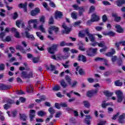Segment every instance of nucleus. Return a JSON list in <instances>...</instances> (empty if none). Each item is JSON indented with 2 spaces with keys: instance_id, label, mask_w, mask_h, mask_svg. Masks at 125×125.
<instances>
[{
  "instance_id": "f257e3e1",
  "label": "nucleus",
  "mask_w": 125,
  "mask_h": 125,
  "mask_svg": "<svg viewBox=\"0 0 125 125\" xmlns=\"http://www.w3.org/2000/svg\"><path fill=\"white\" fill-rule=\"evenodd\" d=\"M86 35L88 36L91 42H95V38H94L93 35L90 34L88 31V29H86L84 30L80 31L79 34V37L80 38H84V37H85Z\"/></svg>"
},
{
  "instance_id": "f03ea898",
  "label": "nucleus",
  "mask_w": 125,
  "mask_h": 125,
  "mask_svg": "<svg viewBox=\"0 0 125 125\" xmlns=\"http://www.w3.org/2000/svg\"><path fill=\"white\" fill-rule=\"evenodd\" d=\"M115 93L117 96V98L113 96L111 97V99L112 100H117L118 103H121L123 102V100H124V99L125 98L123 91H122L121 90H118L115 91Z\"/></svg>"
},
{
  "instance_id": "7ed1b4c3",
  "label": "nucleus",
  "mask_w": 125,
  "mask_h": 125,
  "mask_svg": "<svg viewBox=\"0 0 125 125\" xmlns=\"http://www.w3.org/2000/svg\"><path fill=\"white\" fill-rule=\"evenodd\" d=\"M39 20L37 19H30L27 21V24L29 26L27 27V29L28 31H31L32 30V26L31 25L33 24V29H37L38 28V24H39Z\"/></svg>"
},
{
  "instance_id": "20e7f679",
  "label": "nucleus",
  "mask_w": 125,
  "mask_h": 125,
  "mask_svg": "<svg viewBox=\"0 0 125 125\" xmlns=\"http://www.w3.org/2000/svg\"><path fill=\"white\" fill-rule=\"evenodd\" d=\"M69 56H70V54H69V55L66 56H63L61 54H59V55H57L56 56L53 55L51 57L52 59L57 60V61H61V60L67 59V58H69Z\"/></svg>"
},
{
  "instance_id": "39448f33",
  "label": "nucleus",
  "mask_w": 125,
  "mask_h": 125,
  "mask_svg": "<svg viewBox=\"0 0 125 125\" xmlns=\"http://www.w3.org/2000/svg\"><path fill=\"white\" fill-rule=\"evenodd\" d=\"M97 92H98V89H93V90H89L86 93V96L90 98L94 96V95H96V94H97Z\"/></svg>"
},
{
  "instance_id": "423d86ee",
  "label": "nucleus",
  "mask_w": 125,
  "mask_h": 125,
  "mask_svg": "<svg viewBox=\"0 0 125 125\" xmlns=\"http://www.w3.org/2000/svg\"><path fill=\"white\" fill-rule=\"evenodd\" d=\"M99 20V16L96 14H93L92 15V18L90 21H88L87 22V25H89L92 22H96V21H98Z\"/></svg>"
},
{
  "instance_id": "0eeeda50",
  "label": "nucleus",
  "mask_w": 125,
  "mask_h": 125,
  "mask_svg": "<svg viewBox=\"0 0 125 125\" xmlns=\"http://www.w3.org/2000/svg\"><path fill=\"white\" fill-rule=\"evenodd\" d=\"M59 28L58 27L55 26H51L48 30V33L50 35H52V31H54V32H57L59 31Z\"/></svg>"
},
{
  "instance_id": "6e6552de",
  "label": "nucleus",
  "mask_w": 125,
  "mask_h": 125,
  "mask_svg": "<svg viewBox=\"0 0 125 125\" xmlns=\"http://www.w3.org/2000/svg\"><path fill=\"white\" fill-rule=\"evenodd\" d=\"M57 48V45H54L51 47H49L48 48V51L49 53L51 54H53L54 53V51L56 50Z\"/></svg>"
},
{
  "instance_id": "1a4fd4ad",
  "label": "nucleus",
  "mask_w": 125,
  "mask_h": 125,
  "mask_svg": "<svg viewBox=\"0 0 125 125\" xmlns=\"http://www.w3.org/2000/svg\"><path fill=\"white\" fill-rule=\"evenodd\" d=\"M96 61H104V64L105 66H110V64L108 63V61L104 58H97Z\"/></svg>"
},
{
  "instance_id": "9d476101",
  "label": "nucleus",
  "mask_w": 125,
  "mask_h": 125,
  "mask_svg": "<svg viewBox=\"0 0 125 125\" xmlns=\"http://www.w3.org/2000/svg\"><path fill=\"white\" fill-rule=\"evenodd\" d=\"M113 103H106V101H103L102 103V108H104L105 109L106 108V107H108V106H113Z\"/></svg>"
},
{
  "instance_id": "9b49d317",
  "label": "nucleus",
  "mask_w": 125,
  "mask_h": 125,
  "mask_svg": "<svg viewBox=\"0 0 125 125\" xmlns=\"http://www.w3.org/2000/svg\"><path fill=\"white\" fill-rule=\"evenodd\" d=\"M62 16H63V14L62 12L60 11L56 12L55 15V19H57V20H59V19H61V18H62Z\"/></svg>"
},
{
  "instance_id": "f8f14e48",
  "label": "nucleus",
  "mask_w": 125,
  "mask_h": 125,
  "mask_svg": "<svg viewBox=\"0 0 125 125\" xmlns=\"http://www.w3.org/2000/svg\"><path fill=\"white\" fill-rule=\"evenodd\" d=\"M29 117L30 119L31 122L34 120V118H35V116H36V111L35 110L32 109L30 110L29 111Z\"/></svg>"
},
{
  "instance_id": "ddd939ff",
  "label": "nucleus",
  "mask_w": 125,
  "mask_h": 125,
  "mask_svg": "<svg viewBox=\"0 0 125 125\" xmlns=\"http://www.w3.org/2000/svg\"><path fill=\"white\" fill-rule=\"evenodd\" d=\"M27 2H25L24 3H20L18 5V7L20 8H23L24 12H27Z\"/></svg>"
},
{
  "instance_id": "4468645a",
  "label": "nucleus",
  "mask_w": 125,
  "mask_h": 125,
  "mask_svg": "<svg viewBox=\"0 0 125 125\" xmlns=\"http://www.w3.org/2000/svg\"><path fill=\"white\" fill-rule=\"evenodd\" d=\"M78 60L82 62H86V58L83 55H79Z\"/></svg>"
},
{
  "instance_id": "2eb2a0df",
  "label": "nucleus",
  "mask_w": 125,
  "mask_h": 125,
  "mask_svg": "<svg viewBox=\"0 0 125 125\" xmlns=\"http://www.w3.org/2000/svg\"><path fill=\"white\" fill-rule=\"evenodd\" d=\"M11 88V86L8 85H4L3 84H0V89H2V90H5V89H9Z\"/></svg>"
},
{
  "instance_id": "dca6fc26",
  "label": "nucleus",
  "mask_w": 125,
  "mask_h": 125,
  "mask_svg": "<svg viewBox=\"0 0 125 125\" xmlns=\"http://www.w3.org/2000/svg\"><path fill=\"white\" fill-rule=\"evenodd\" d=\"M124 119H125V114H123L119 116L118 122L120 124H124V123H125V120H124Z\"/></svg>"
},
{
  "instance_id": "f3484780",
  "label": "nucleus",
  "mask_w": 125,
  "mask_h": 125,
  "mask_svg": "<svg viewBox=\"0 0 125 125\" xmlns=\"http://www.w3.org/2000/svg\"><path fill=\"white\" fill-rule=\"evenodd\" d=\"M38 13H40V9L36 8L31 11V15L32 16H36Z\"/></svg>"
},
{
  "instance_id": "a211bd4d",
  "label": "nucleus",
  "mask_w": 125,
  "mask_h": 125,
  "mask_svg": "<svg viewBox=\"0 0 125 125\" xmlns=\"http://www.w3.org/2000/svg\"><path fill=\"white\" fill-rule=\"evenodd\" d=\"M116 29H117L116 32H117V33H123L124 32V29H123V28H122V27H121V26L119 24H116L115 26Z\"/></svg>"
},
{
  "instance_id": "6ab92c4d",
  "label": "nucleus",
  "mask_w": 125,
  "mask_h": 125,
  "mask_svg": "<svg viewBox=\"0 0 125 125\" xmlns=\"http://www.w3.org/2000/svg\"><path fill=\"white\" fill-rule=\"evenodd\" d=\"M11 30L12 32H15V38H17L18 39H19V38H20V34H19V32L17 31V29L14 27H13L12 28Z\"/></svg>"
},
{
  "instance_id": "aec40b11",
  "label": "nucleus",
  "mask_w": 125,
  "mask_h": 125,
  "mask_svg": "<svg viewBox=\"0 0 125 125\" xmlns=\"http://www.w3.org/2000/svg\"><path fill=\"white\" fill-rule=\"evenodd\" d=\"M16 49L17 50H20L22 53H26V50H25L24 48H23L22 46L20 45H17L16 47Z\"/></svg>"
},
{
  "instance_id": "412c9836",
  "label": "nucleus",
  "mask_w": 125,
  "mask_h": 125,
  "mask_svg": "<svg viewBox=\"0 0 125 125\" xmlns=\"http://www.w3.org/2000/svg\"><path fill=\"white\" fill-rule=\"evenodd\" d=\"M89 120H91V116L90 115H86L84 122L85 124H86V125H90V121Z\"/></svg>"
},
{
  "instance_id": "4be33fe9",
  "label": "nucleus",
  "mask_w": 125,
  "mask_h": 125,
  "mask_svg": "<svg viewBox=\"0 0 125 125\" xmlns=\"http://www.w3.org/2000/svg\"><path fill=\"white\" fill-rule=\"evenodd\" d=\"M16 25L19 28H20V26H21L22 28L25 27V24H24V22L22 21H16Z\"/></svg>"
},
{
  "instance_id": "5701e85b",
  "label": "nucleus",
  "mask_w": 125,
  "mask_h": 125,
  "mask_svg": "<svg viewBox=\"0 0 125 125\" xmlns=\"http://www.w3.org/2000/svg\"><path fill=\"white\" fill-rule=\"evenodd\" d=\"M62 28L64 29L66 34H68L72 30L71 28L67 27V25L65 23L62 24Z\"/></svg>"
},
{
  "instance_id": "b1692460",
  "label": "nucleus",
  "mask_w": 125,
  "mask_h": 125,
  "mask_svg": "<svg viewBox=\"0 0 125 125\" xmlns=\"http://www.w3.org/2000/svg\"><path fill=\"white\" fill-rule=\"evenodd\" d=\"M25 36L28 39H30V40H35L34 35H30V33H28L27 31H25Z\"/></svg>"
},
{
  "instance_id": "393cba45",
  "label": "nucleus",
  "mask_w": 125,
  "mask_h": 125,
  "mask_svg": "<svg viewBox=\"0 0 125 125\" xmlns=\"http://www.w3.org/2000/svg\"><path fill=\"white\" fill-rule=\"evenodd\" d=\"M112 17H114L115 20L116 21V22L121 21V19H122V18H121V17H118V15H117L116 13L112 14Z\"/></svg>"
},
{
  "instance_id": "a878e982",
  "label": "nucleus",
  "mask_w": 125,
  "mask_h": 125,
  "mask_svg": "<svg viewBox=\"0 0 125 125\" xmlns=\"http://www.w3.org/2000/svg\"><path fill=\"white\" fill-rule=\"evenodd\" d=\"M39 30L40 31H42V33H45L46 31L45 30V28H44V26H43V24H41L38 27Z\"/></svg>"
},
{
  "instance_id": "bb28decb",
  "label": "nucleus",
  "mask_w": 125,
  "mask_h": 125,
  "mask_svg": "<svg viewBox=\"0 0 125 125\" xmlns=\"http://www.w3.org/2000/svg\"><path fill=\"white\" fill-rule=\"evenodd\" d=\"M60 83H61V85L63 87V88H66V86H68V84H67V83H66V82H65V80H62L60 81Z\"/></svg>"
},
{
  "instance_id": "cd10ccee",
  "label": "nucleus",
  "mask_w": 125,
  "mask_h": 125,
  "mask_svg": "<svg viewBox=\"0 0 125 125\" xmlns=\"http://www.w3.org/2000/svg\"><path fill=\"white\" fill-rule=\"evenodd\" d=\"M26 90L28 93H31L34 91V88H33V86L31 85H29L26 89Z\"/></svg>"
},
{
  "instance_id": "c85d7f7f",
  "label": "nucleus",
  "mask_w": 125,
  "mask_h": 125,
  "mask_svg": "<svg viewBox=\"0 0 125 125\" xmlns=\"http://www.w3.org/2000/svg\"><path fill=\"white\" fill-rule=\"evenodd\" d=\"M104 94L105 96H107L108 97H110L114 94V93L110 92L109 91H104Z\"/></svg>"
},
{
  "instance_id": "c756f323",
  "label": "nucleus",
  "mask_w": 125,
  "mask_h": 125,
  "mask_svg": "<svg viewBox=\"0 0 125 125\" xmlns=\"http://www.w3.org/2000/svg\"><path fill=\"white\" fill-rule=\"evenodd\" d=\"M76 71H79V73L80 75H84V71L83 69L81 68L79 66L76 68Z\"/></svg>"
},
{
  "instance_id": "7c9ffc66",
  "label": "nucleus",
  "mask_w": 125,
  "mask_h": 125,
  "mask_svg": "<svg viewBox=\"0 0 125 125\" xmlns=\"http://www.w3.org/2000/svg\"><path fill=\"white\" fill-rule=\"evenodd\" d=\"M71 17L73 19H78V13L75 11H74L71 14Z\"/></svg>"
},
{
  "instance_id": "2f4dec72",
  "label": "nucleus",
  "mask_w": 125,
  "mask_h": 125,
  "mask_svg": "<svg viewBox=\"0 0 125 125\" xmlns=\"http://www.w3.org/2000/svg\"><path fill=\"white\" fill-rule=\"evenodd\" d=\"M39 21L42 24H44L45 23V17L44 16H41L39 19Z\"/></svg>"
},
{
  "instance_id": "473e14b6",
  "label": "nucleus",
  "mask_w": 125,
  "mask_h": 125,
  "mask_svg": "<svg viewBox=\"0 0 125 125\" xmlns=\"http://www.w3.org/2000/svg\"><path fill=\"white\" fill-rule=\"evenodd\" d=\"M83 104L84 107H85L86 108H89L90 107V104L88 101H83Z\"/></svg>"
},
{
  "instance_id": "72a5a7b5",
  "label": "nucleus",
  "mask_w": 125,
  "mask_h": 125,
  "mask_svg": "<svg viewBox=\"0 0 125 125\" xmlns=\"http://www.w3.org/2000/svg\"><path fill=\"white\" fill-rule=\"evenodd\" d=\"M125 0H117V5L118 6H122V4H125Z\"/></svg>"
},
{
  "instance_id": "f704fd0d",
  "label": "nucleus",
  "mask_w": 125,
  "mask_h": 125,
  "mask_svg": "<svg viewBox=\"0 0 125 125\" xmlns=\"http://www.w3.org/2000/svg\"><path fill=\"white\" fill-rule=\"evenodd\" d=\"M105 43L104 41H102L99 43H98V46H99V47H105Z\"/></svg>"
},
{
  "instance_id": "c9c22d12",
  "label": "nucleus",
  "mask_w": 125,
  "mask_h": 125,
  "mask_svg": "<svg viewBox=\"0 0 125 125\" xmlns=\"http://www.w3.org/2000/svg\"><path fill=\"white\" fill-rule=\"evenodd\" d=\"M7 114H8V115L9 117H13L14 118V117H15L16 116V111H12L11 113V115H10V114H9V111H7Z\"/></svg>"
},
{
  "instance_id": "e433bc0d",
  "label": "nucleus",
  "mask_w": 125,
  "mask_h": 125,
  "mask_svg": "<svg viewBox=\"0 0 125 125\" xmlns=\"http://www.w3.org/2000/svg\"><path fill=\"white\" fill-rule=\"evenodd\" d=\"M65 81L68 83V84H71V82L72 80L69 77V76H66L65 77Z\"/></svg>"
},
{
  "instance_id": "4c0bfd02",
  "label": "nucleus",
  "mask_w": 125,
  "mask_h": 125,
  "mask_svg": "<svg viewBox=\"0 0 125 125\" xmlns=\"http://www.w3.org/2000/svg\"><path fill=\"white\" fill-rule=\"evenodd\" d=\"M86 52L88 56H93V53H92V51H91L90 48L87 50Z\"/></svg>"
},
{
  "instance_id": "58836bf2",
  "label": "nucleus",
  "mask_w": 125,
  "mask_h": 125,
  "mask_svg": "<svg viewBox=\"0 0 125 125\" xmlns=\"http://www.w3.org/2000/svg\"><path fill=\"white\" fill-rule=\"evenodd\" d=\"M60 88H61V87L60 85H56L53 88V90L54 91H58V90H60Z\"/></svg>"
},
{
  "instance_id": "ea45409f",
  "label": "nucleus",
  "mask_w": 125,
  "mask_h": 125,
  "mask_svg": "<svg viewBox=\"0 0 125 125\" xmlns=\"http://www.w3.org/2000/svg\"><path fill=\"white\" fill-rule=\"evenodd\" d=\"M46 114V113L45 112H44V111H40L37 113V114L40 117H42V116H44V115H45Z\"/></svg>"
},
{
  "instance_id": "a19ab883",
  "label": "nucleus",
  "mask_w": 125,
  "mask_h": 125,
  "mask_svg": "<svg viewBox=\"0 0 125 125\" xmlns=\"http://www.w3.org/2000/svg\"><path fill=\"white\" fill-rule=\"evenodd\" d=\"M115 84L116 86H122L123 85V83L120 82V81H117L115 82Z\"/></svg>"
},
{
  "instance_id": "79ce46f5",
  "label": "nucleus",
  "mask_w": 125,
  "mask_h": 125,
  "mask_svg": "<svg viewBox=\"0 0 125 125\" xmlns=\"http://www.w3.org/2000/svg\"><path fill=\"white\" fill-rule=\"evenodd\" d=\"M35 46H37L38 49L39 50H41V51H43V50H44V48L43 47V46L40 47V46H39V43H37L35 45Z\"/></svg>"
},
{
  "instance_id": "37998d69",
  "label": "nucleus",
  "mask_w": 125,
  "mask_h": 125,
  "mask_svg": "<svg viewBox=\"0 0 125 125\" xmlns=\"http://www.w3.org/2000/svg\"><path fill=\"white\" fill-rule=\"evenodd\" d=\"M90 49H91V51L93 53V54H96V53H97V50H98V49L93 48H90Z\"/></svg>"
},
{
  "instance_id": "c03bdc74",
  "label": "nucleus",
  "mask_w": 125,
  "mask_h": 125,
  "mask_svg": "<svg viewBox=\"0 0 125 125\" xmlns=\"http://www.w3.org/2000/svg\"><path fill=\"white\" fill-rule=\"evenodd\" d=\"M48 111L51 114V115H53V114H54V113H55V110H54L53 109V108H52V107H50L48 109Z\"/></svg>"
},
{
  "instance_id": "a18cd8bd",
  "label": "nucleus",
  "mask_w": 125,
  "mask_h": 125,
  "mask_svg": "<svg viewBox=\"0 0 125 125\" xmlns=\"http://www.w3.org/2000/svg\"><path fill=\"white\" fill-rule=\"evenodd\" d=\"M11 41V37L10 36H7L5 39L3 40V42H10Z\"/></svg>"
},
{
  "instance_id": "49530a36",
  "label": "nucleus",
  "mask_w": 125,
  "mask_h": 125,
  "mask_svg": "<svg viewBox=\"0 0 125 125\" xmlns=\"http://www.w3.org/2000/svg\"><path fill=\"white\" fill-rule=\"evenodd\" d=\"M117 59H118V58L117 57V56H112L111 57V61H112V63L116 62Z\"/></svg>"
},
{
  "instance_id": "de8ad7c7",
  "label": "nucleus",
  "mask_w": 125,
  "mask_h": 125,
  "mask_svg": "<svg viewBox=\"0 0 125 125\" xmlns=\"http://www.w3.org/2000/svg\"><path fill=\"white\" fill-rule=\"evenodd\" d=\"M32 61L33 63H38L40 61V59L39 58H33L32 59Z\"/></svg>"
},
{
  "instance_id": "09e8293b",
  "label": "nucleus",
  "mask_w": 125,
  "mask_h": 125,
  "mask_svg": "<svg viewBox=\"0 0 125 125\" xmlns=\"http://www.w3.org/2000/svg\"><path fill=\"white\" fill-rule=\"evenodd\" d=\"M82 23L81 21H76L74 23L73 26L74 27H77Z\"/></svg>"
},
{
  "instance_id": "8fccbe9b",
  "label": "nucleus",
  "mask_w": 125,
  "mask_h": 125,
  "mask_svg": "<svg viewBox=\"0 0 125 125\" xmlns=\"http://www.w3.org/2000/svg\"><path fill=\"white\" fill-rule=\"evenodd\" d=\"M4 36H5V34L3 32H1L0 34V39H1V41H2V42H3V40H4V39L3 38V37H4Z\"/></svg>"
},
{
  "instance_id": "3c124183",
  "label": "nucleus",
  "mask_w": 125,
  "mask_h": 125,
  "mask_svg": "<svg viewBox=\"0 0 125 125\" xmlns=\"http://www.w3.org/2000/svg\"><path fill=\"white\" fill-rule=\"evenodd\" d=\"M21 77L23 79H26V78H28V75H27V73L25 72H22Z\"/></svg>"
},
{
  "instance_id": "603ef678",
  "label": "nucleus",
  "mask_w": 125,
  "mask_h": 125,
  "mask_svg": "<svg viewBox=\"0 0 125 125\" xmlns=\"http://www.w3.org/2000/svg\"><path fill=\"white\" fill-rule=\"evenodd\" d=\"M21 119L22 121H26L27 120V116H26L24 114L21 115Z\"/></svg>"
},
{
  "instance_id": "864d4df0",
  "label": "nucleus",
  "mask_w": 125,
  "mask_h": 125,
  "mask_svg": "<svg viewBox=\"0 0 125 125\" xmlns=\"http://www.w3.org/2000/svg\"><path fill=\"white\" fill-rule=\"evenodd\" d=\"M18 18V14H17V12H15L13 15V19L15 20L16 19H17Z\"/></svg>"
},
{
  "instance_id": "5fc2aeb1",
  "label": "nucleus",
  "mask_w": 125,
  "mask_h": 125,
  "mask_svg": "<svg viewBox=\"0 0 125 125\" xmlns=\"http://www.w3.org/2000/svg\"><path fill=\"white\" fill-rule=\"evenodd\" d=\"M95 29L96 30V31L100 32L101 31H102V30H103V27L101 26H97L95 27Z\"/></svg>"
},
{
  "instance_id": "6e6d98bb",
  "label": "nucleus",
  "mask_w": 125,
  "mask_h": 125,
  "mask_svg": "<svg viewBox=\"0 0 125 125\" xmlns=\"http://www.w3.org/2000/svg\"><path fill=\"white\" fill-rule=\"evenodd\" d=\"M54 23V20H53V18L51 17L49 20V24L50 25Z\"/></svg>"
},
{
  "instance_id": "4d7b16f0",
  "label": "nucleus",
  "mask_w": 125,
  "mask_h": 125,
  "mask_svg": "<svg viewBox=\"0 0 125 125\" xmlns=\"http://www.w3.org/2000/svg\"><path fill=\"white\" fill-rule=\"evenodd\" d=\"M107 49H108V48L107 47V46H105L104 48L101 49L100 50V52L101 53L104 52V51H106L107 50Z\"/></svg>"
},
{
  "instance_id": "13d9d810",
  "label": "nucleus",
  "mask_w": 125,
  "mask_h": 125,
  "mask_svg": "<svg viewBox=\"0 0 125 125\" xmlns=\"http://www.w3.org/2000/svg\"><path fill=\"white\" fill-rule=\"evenodd\" d=\"M115 35V32L113 31H109L108 32V36H110V37H113Z\"/></svg>"
},
{
  "instance_id": "bf43d9fd",
  "label": "nucleus",
  "mask_w": 125,
  "mask_h": 125,
  "mask_svg": "<svg viewBox=\"0 0 125 125\" xmlns=\"http://www.w3.org/2000/svg\"><path fill=\"white\" fill-rule=\"evenodd\" d=\"M48 0L50 1L49 5H50V6H51L52 7H55V4H54L53 2L51 1V0Z\"/></svg>"
},
{
  "instance_id": "052dcab7",
  "label": "nucleus",
  "mask_w": 125,
  "mask_h": 125,
  "mask_svg": "<svg viewBox=\"0 0 125 125\" xmlns=\"http://www.w3.org/2000/svg\"><path fill=\"white\" fill-rule=\"evenodd\" d=\"M120 116V113H117L116 114H115L114 116L112 117V120H116Z\"/></svg>"
},
{
  "instance_id": "680f3d73",
  "label": "nucleus",
  "mask_w": 125,
  "mask_h": 125,
  "mask_svg": "<svg viewBox=\"0 0 125 125\" xmlns=\"http://www.w3.org/2000/svg\"><path fill=\"white\" fill-rule=\"evenodd\" d=\"M56 96H57V97H60V98H62V97H64V95L61 94V92H58V93H57Z\"/></svg>"
},
{
  "instance_id": "e2e57ef3",
  "label": "nucleus",
  "mask_w": 125,
  "mask_h": 125,
  "mask_svg": "<svg viewBox=\"0 0 125 125\" xmlns=\"http://www.w3.org/2000/svg\"><path fill=\"white\" fill-rule=\"evenodd\" d=\"M103 3L104 5H110L111 4L108 1H103Z\"/></svg>"
},
{
  "instance_id": "0e129e2a",
  "label": "nucleus",
  "mask_w": 125,
  "mask_h": 125,
  "mask_svg": "<svg viewBox=\"0 0 125 125\" xmlns=\"http://www.w3.org/2000/svg\"><path fill=\"white\" fill-rule=\"evenodd\" d=\"M65 45H67V43L64 41H62L60 43V46H65Z\"/></svg>"
},
{
  "instance_id": "69168bd1",
  "label": "nucleus",
  "mask_w": 125,
  "mask_h": 125,
  "mask_svg": "<svg viewBox=\"0 0 125 125\" xmlns=\"http://www.w3.org/2000/svg\"><path fill=\"white\" fill-rule=\"evenodd\" d=\"M87 81L89 83H94V79L89 78L87 79Z\"/></svg>"
},
{
  "instance_id": "338daca9",
  "label": "nucleus",
  "mask_w": 125,
  "mask_h": 125,
  "mask_svg": "<svg viewBox=\"0 0 125 125\" xmlns=\"http://www.w3.org/2000/svg\"><path fill=\"white\" fill-rule=\"evenodd\" d=\"M103 22H106L107 21V16L105 15L103 16Z\"/></svg>"
},
{
  "instance_id": "774afa93",
  "label": "nucleus",
  "mask_w": 125,
  "mask_h": 125,
  "mask_svg": "<svg viewBox=\"0 0 125 125\" xmlns=\"http://www.w3.org/2000/svg\"><path fill=\"white\" fill-rule=\"evenodd\" d=\"M106 124V121H101L98 124V125H105Z\"/></svg>"
}]
</instances>
